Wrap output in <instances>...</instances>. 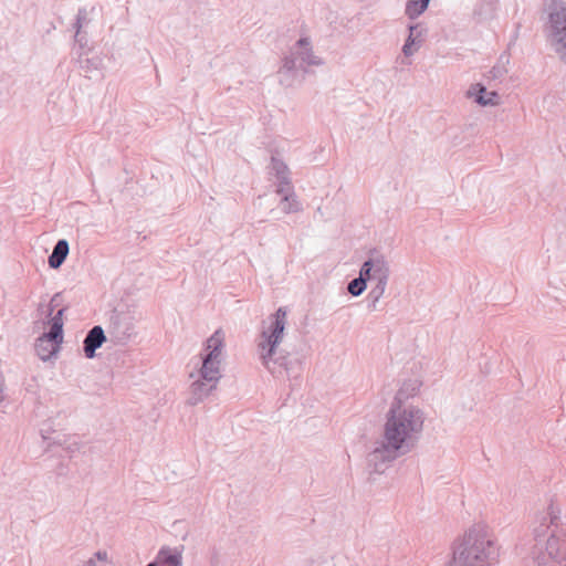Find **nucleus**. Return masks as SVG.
I'll return each instance as SVG.
<instances>
[{"label": "nucleus", "instance_id": "7c9ffc66", "mask_svg": "<svg viewBox=\"0 0 566 566\" xmlns=\"http://www.w3.org/2000/svg\"><path fill=\"white\" fill-rule=\"evenodd\" d=\"M146 566H157V563H153V562H150V563H148Z\"/></svg>", "mask_w": 566, "mask_h": 566}, {"label": "nucleus", "instance_id": "7ed1b4c3", "mask_svg": "<svg viewBox=\"0 0 566 566\" xmlns=\"http://www.w3.org/2000/svg\"><path fill=\"white\" fill-rule=\"evenodd\" d=\"M287 312L285 307H279L277 311L270 317L271 323L269 327L264 328L260 335L258 344L260 358L263 366L273 375L280 376L283 370L289 374L287 357H274L276 348L283 339L284 329L286 325Z\"/></svg>", "mask_w": 566, "mask_h": 566}, {"label": "nucleus", "instance_id": "39448f33", "mask_svg": "<svg viewBox=\"0 0 566 566\" xmlns=\"http://www.w3.org/2000/svg\"><path fill=\"white\" fill-rule=\"evenodd\" d=\"M224 333L217 329L206 342L205 353L201 355V367L198 375L207 381L219 382L221 378V363L223 360Z\"/></svg>", "mask_w": 566, "mask_h": 566}, {"label": "nucleus", "instance_id": "0eeeda50", "mask_svg": "<svg viewBox=\"0 0 566 566\" xmlns=\"http://www.w3.org/2000/svg\"><path fill=\"white\" fill-rule=\"evenodd\" d=\"M108 332L117 344H126L136 335L134 315L129 312L113 311Z\"/></svg>", "mask_w": 566, "mask_h": 566}, {"label": "nucleus", "instance_id": "9b49d317", "mask_svg": "<svg viewBox=\"0 0 566 566\" xmlns=\"http://www.w3.org/2000/svg\"><path fill=\"white\" fill-rule=\"evenodd\" d=\"M217 381H207L199 376L198 379L192 381V384L190 385L187 403L190 406L198 405L206 397H208L210 392L217 388Z\"/></svg>", "mask_w": 566, "mask_h": 566}, {"label": "nucleus", "instance_id": "6e6552de", "mask_svg": "<svg viewBox=\"0 0 566 566\" xmlns=\"http://www.w3.org/2000/svg\"><path fill=\"white\" fill-rule=\"evenodd\" d=\"M385 273H390L389 263L384 254L377 250L369 251L367 260L361 264L358 277L368 281H375Z\"/></svg>", "mask_w": 566, "mask_h": 566}, {"label": "nucleus", "instance_id": "c85d7f7f", "mask_svg": "<svg viewBox=\"0 0 566 566\" xmlns=\"http://www.w3.org/2000/svg\"><path fill=\"white\" fill-rule=\"evenodd\" d=\"M424 32L426 30L423 28H421V25L418 28V30L415 32V36H416V42H418V46L421 45L422 41H423V35H424Z\"/></svg>", "mask_w": 566, "mask_h": 566}, {"label": "nucleus", "instance_id": "cd10ccee", "mask_svg": "<svg viewBox=\"0 0 566 566\" xmlns=\"http://www.w3.org/2000/svg\"><path fill=\"white\" fill-rule=\"evenodd\" d=\"M61 301H62V296L60 293H56L53 295V297L51 298L50 304H49V313H48L49 316H52L54 307L59 306L61 304Z\"/></svg>", "mask_w": 566, "mask_h": 566}, {"label": "nucleus", "instance_id": "4468645a", "mask_svg": "<svg viewBox=\"0 0 566 566\" xmlns=\"http://www.w3.org/2000/svg\"><path fill=\"white\" fill-rule=\"evenodd\" d=\"M62 342L63 340H55L51 336H48V333H44L36 339L35 352L43 361H46L57 353Z\"/></svg>", "mask_w": 566, "mask_h": 566}, {"label": "nucleus", "instance_id": "f257e3e1", "mask_svg": "<svg viewBox=\"0 0 566 566\" xmlns=\"http://www.w3.org/2000/svg\"><path fill=\"white\" fill-rule=\"evenodd\" d=\"M399 389L395 400L386 413L380 439L367 454V465L375 473H384L398 458L409 453L418 444L424 423V412L412 405H402L401 399L413 396L419 387L418 381Z\"/></svg>", "mask_w": 566, "mask_h": 566}, {"label": "nucleus", "instance_id": "c756f323", "mask_svg": "<svg viewBox=\"0 0 566 566\" xmlns=\"http://www.w3.org/2000/svg\"><path fill=\"white\" fill-rule=\"evenodd\" d=\"M75 42H77V43L80 44V46H81V48H84V46H85V44H86V40H85V38H84V35H83L82 33H81V35H80V40H76V39H75Z\"/></svg>", "mask_w": 566, "mask_h": 566}, {"label": "nucleus", "instance_id": "6ab92c4d", "mask_svg": "<svg viewBox=\"0 0 566 566\" xmlns=\"http://www.w3.org/2000/svg\"><path fill=\"white\" fill-rule=\"evenodd\" d=\"M276 193L281 196L280 208L284 213H295L302 210V205L297 200L293 186H290L289 190H285L284 192Z\"/></svg>", "mask_w": 566, "mask_h": 566}, {"label": "nucleus", "instance_id": "ddd939ff", "mask_svg": "<svg viewBox=\"0 0 566 566\" xmlns=\"http://www.w3.org/2000/svg\"><path fill=\"white\" fill-rule=\"evenodd\" d=\"M182 552L184 546H163L153 563H157V566H182Z\"/></svg>", "mask_w": 566, "mask_h": 566}, {"label": "nucleus", "instance_id": "393cba45", "mask_svg": "<svg viewBox=\"0 0 566 566\" xmlns=\"http://www.w3.org/2000/svg\"><path fill=\"white\" fill-rule=\"evenodd\" d=\"M86 21V10L84 8L78 9V12L76 14V21L74 23V28L76 30L75 32V39L80 40L81 35V29L83 27V23Z\"/></svg>", "mask_w": 566, "mask_h": 566}, {"label": "nucleus", "instance_id": "423d86ee", "mask_svg": "<svg viewBox=\"0 0 566 566\" xmlns=\"http://www.w3.org/2000/svg\"><path fill=\"white\" fill-rule=\"evenodd\" d=\"M566 560V541L556 535L553 530L545 546L536 544L534 562L536 566H563Z\"/></svg>", "mask_w": 566, "mask_h": 566}, {"label": "nucleus", "instance_id": "b1692460", "mask_svg": "<svg viewBox=\"0 0 566 566\" xmlns=\"http://www.w3.org/2000/svg\"><path fill=\"white\" fill-rule=\"evenodd\" d=\"M366 289L367 284L364 282V279L360 277L353 279L347 285V291L352 296L361 295Z\"/></svg>", "mask_w": 566, "mask_h": 566}, {"label": "nucleus", "instance_id": "a211bd4d", "mask_svg": "<svg viewBox=\"0 0 566 566\" xmlns=\"http://www.w3.org/2000/svg\"><path fill=\"white\" fill-rule=\"evenodd\" d=\"M70 251L67 240L60 239L53 247L52 253L49 255L48 263L51 269H59L66 260Z\"/></svg>", "mask_w": 566, "mask_h": 566}, {"label": "nucleus", "instance_id": "412c9836", "mask_svg": "<svg viewBox=\"0 0 566 566\" xmlns=\"http://www.w3.org/2000/svg\"><path fill=\"white\" fill-rule=\"evenodd\" d=\"M65 308H60L55 315H53L50 319L51 328L48 332V336H51L53 339L63 340V319L62 316L64 314Z\"/></svg>", "mask_w": 566, "mask_h": 566}, {"label": "nucleus", "instance_id": "5701e85b", "mask_svg": "<svg viewBox=\"0 0 566 566\" xmlns=\"http://www.w3.org/2000/svg\"><path fill=\"white\" fill-rule=\"evenodd\" d=\"M509 63V56L506 54H502L497 61V63L490 70L489 77L492 80H500L506 73V64Z\"/></svg>", "mask_w": 566, "mask_h": 566}, {"label": "nucleus", "instance_id": "9d476101", "mask_svg": "<svg viewBox=\"0 0 566 566\" xmlns=\"http://www.w3.org/2000/svg\"><path fill=\"white\" fill-rule=\"evenodd\" d=\"M559 521V509L551 503L545 512H542L537 516L538 526L534 528L535 539L539 542L541 537H544L551 527H557Z\"/></svg>", "mask_w": 566, "mask_h": 566}, {"label": "nucleus", "instance_id": "aec40b11", "mask_svg": "<svg viewBox=\"0 0 566 566\" xmlns=\"http://www.w3.org/2000/svg\"><path fill=\"white\" fill-rule=\"evenodd\" d=\"M430 0H407L405 14L410 20H416L429 7Z\"/></svg>", "mask_w": 566, "mask_h": 566}, {"label": "nucleus", "instance_id": "f8f14e48", "mask_svg": "<svg viewBox=\"0 0 566 566\" xmlns=\"http://www.w3.org/2000/svg\"><path fill=\"white\" fill-rule=\"evenodd\" d=\"M106 336L104 333V329L99 325H95L92 327L84 340H83V350L86 358H94L96 355V349L102 347V345L105 343Z\"/></svg>", "mask_w": 566, "mask_h": 566}, {"label": "nucleus", "instance_id": "a878e982", "mask_svg": "<svg viewBox=\"0 0 566 566\" xmlns=\"http://www.w3.org/2000/svg\"><path fill=\"white\" fill-rule=\"evenodd\" d=\"M553 45L560 60L566 63V39L559 38L557 41H554Z\"/></svg>", "mask_w": 566, "mask_h": 566}, {"label": "nucleus", "instance_id": "f03ea898", "mask_svg": "<svg viewBox=\"0 0 566 566\" xmlns=\"http://www.w3.org/2000/svg\"><path fill=\"white\" fill-rule=\"evenodd\" d=\"M452 557L447 566H495L500 546L490 528L474 524L452 543Z\"/></svg>", "mask_w": 566, "mask_h": 566}, {"label": "nucleus", "instance_id": "4be33fe9", "mask_svg": "<svg viewBox=\"0 0 566 566\" xmlns=\"http://www.w3.org/2000/svg\"><path fill=\"white\" fill-rule=\"evenodd\" d=\"M420 27L419 23L409 25V35L402 46V53L405 56H411L420 46H418V42H416L415 32Z\"/></svg>", "mask_w": 566, "mask_h": 566}, {"label": "nucleus", "instance_id": "2eb2a0df", "mask_svg": "<svg viewBox=\"0 0 566 566\" xmlns=\"http://www.w3.org/2000/svg\"><path fill=\"white\" fill-rule=\"evenodd\" d=\"M271 170L279 181L276 192H284L285 190H289V187L292 186V182L287 165L281 159L272 156Z\"/></svg>", "mask_w": 566, "mask_h": 566}, {"label": "nucleus", "instance_id": "20e7f679", "mask_svg": "<svg viewBox=\"0 0 566 566\" xmlns=\"http://www.w3.org/2000/svg\"><path fill=\"white\" fill-rule=\"evenodd\" d=\"M323 64L324 61L313 52L310 38H300L290 54L283 59V64L279 70L280 84L285 87L301 84L307 72L306 66Z\"/></svg>", "mask_w": 566, "mask_h": 566}, {"label": "nucleus", "instance_id": "1a4fd4ad", "mask_svg": "<svg viewBox=\"0 0 566 566\" xmlns=\"http://www.w3.org/2000/svg\"><path fill=\"white\" fill-rule=\"evenodd\" d=\"M549 23L553 41H557L559 38L566 39V3L563 1H553V8L549 12Z\"/></svg>", "mask_w": 566, "mask_h": 566}, {"label": "nucleus", "instance_id": "dca6fc26", "mask_svg": "<svg viewBox=\"0 0 566 566\" xmlns=\"http://www.w3.org/2000/svg\"><path fill=\"white\" fill-rule=\"evenodd\" d=\"M469 96H473L474 101L481 106H493L497 104L499 94L495 91L488 92L486 87L476 83L468 91Z\"/></svg>", "mask_w": 566, "mask_h": 566}, {"label": "nucleus", "instance_id": "bb28decb", "mask_svg": "<svg viewBox=\"0 0 566 566\" xmlns=\"http://www.w3.org/2000/svg\"><path fill=\"white\" fill-rule=\"evenodd\" d=\"M101 61L98 59H84L80 61L81 69L85 72L97 70Z\"/></svg>", "mask_w": 566, "mask_h": 566}, {"label": "nucleus", "instance_id": "f3484780", "mask_svg": "<svg viewBox=\"0 0 566 566\" xmlns=\"http://www.w3.org/2000/svg\"><path fill=\"white\" fill-rule=\"evenodd\" d=\"M390 273H385L375 280V286L367 295V307L369 311H377L379 300L384 296Z\"/></svg>", "mask_w": 566, "mask_h": 566}]
</instances>
